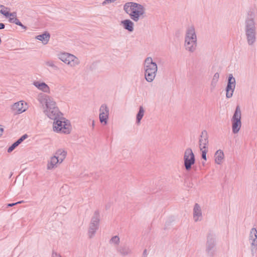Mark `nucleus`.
<instances>
[{"mask_svg":"<svg viewBox=\"0 0 257 257\" xmlns=\"http://www.w3.org/2000/svg\"><path fill=\"white\" fill-rule=\"evenodd\" d=\"M235 86V80L232 77V75H230L228 78L227 86L226 87V97L230 98L232 96L234 89Z\"/></svg>","mask_w":257,"mask_h":257,"instance_id":"f8f14e48","label":"nucleus"},{"mask_svg":"<svg viewBox=\"0 0 257 257\" xmlns=\"http://www.w3.org/2000/svg\"><path fill=\"white\" fill-rule=\"evenodd\" d=\"M185 46L186 49L190 51L194 50L196 46V37L193 28H190L187 31Z\"/></svg>","mask_w":257,"mask_h":257,"instance_id":"20e7f679","label":"nucleus"},{"mask_svg":"<svg viewBox=\"0 0 257 257\" xmlns=\"http://www.w3.org/2000/svg\"><path fill=\"white\" fill-rule=\"evenodd\" d=\"M34 84L39 89L48 92L49 91V88L48 86L44 83H41L39 82H35Z\"/></svg>","mask_w":257,"mask_h":257,"instance_id":"412c9836","label":"nucleus"},{"mask_svg":"<svg viewBox=\"0 0 257 257\" xmlns=\"http://www.w3.org/2000/svg\"><path fill=\"white\" fill-rule=\"evenodd\" d=\"M99 120L103 125L107 124L108 118V113H99Z\"/></svg>","mask_w":257,"mask_h":257,"instance_id":"5701e85b","label":"nucleus"},{"mask_svg":"<svg viewBox=\"0 0 257 257\" xmlns=\"http://www.w3.org/2000/svg\"><path fill=\"white\" fill-rule=\"evenodd\" d=\"M22 202H23V201H19V202L15 203H10L8 205V206L12 207L16 204L22 203Z\"/></svg>","mask_w":257,"mask_h":257,"instance_id":"473e14b6","label":"nucleus"},{"mask_svg":"<svg viewBox=\"0 0 257 257\" xmlns=\"http://www.w3.org/2000/svg\"><path fill=\"white\" fill-rule=\"evenodd\" d=\"M133 30V23L130 21V32Z\"/></svg>","mask_w":257,"mask_h":257,"instance_id":"e433bc0d","label":"nucleus"},{"mask_svg":"<svg viewBox=\"0 0 257 257\" xmlns=\"http://www.w3.org/2000/svg\"><path fill=\"white\" fill-rule=\"evenodd\" d=\"M128 8V6H127V4H125V5L124 6V10L127 13V9Z\"/></svg>","mask_w":257,"mask_h":257,"instance_id":"4c0bfd02","label":"nucleus"},{"mask_svg":"<svg viewBox=\"0 0 257 257\" xmlns=\"http://www.w3.org/2000/svg\"><path fill=\"white\" fill-rule=\"evenodd\" d=\"M29 105L24 101H20L12 106L13 111L19 112H24L27 111Z\"/></svg>","mask_w":257,"mask_h":257,"instance_id":"9b49d317","label":"nucleus"},{"mask_svg":"<svg viewBox=\"0 0 257 257\" xmlns=\"http://www.w3.org/2000/svg\"><path fill=\"white\" fill-rule=\"evenodd\" d=\"M122 23L123 24L124 27L125 28V29L128 30V21L125 20V21L122 22Z\"/></svg>","mask_w":257,"mask_h":257,"instance_id":"2f4dec72","label":"nucleus"},{"mask_svg":"<svg viewBox=\"0 0 257 257\" xmlns=\"http://www.w3.org/2000/svg\"><path fill=\"white\" fill-rule=\"evenodd\" d=\"M58 164H60L59 159L54 155L52 156L48 162L47 165V170H51L56 168L57 167Z\"/></svg>","mask_w":257,"mask_h":257,"instance_id":"2eb2a0df","label":"nucleus"},{"mask_svg":"<svg viewBox=\"0 0 257 257\" xmlns=\"http://www.w3.org/2000/svg\"><path fill=\"white\" fill-rule=\"evenodd\" d=\"M5 28V25L3 23H0V29H3Z\"/></svg>","mask_w":257,"mask_h":257,"instance_id":"ea45409f","label":"nucleus"},{"mask_svg":"<svg viewBox=\"0 0 257 257\" xmlns=\"http://www.w3.org/2000/svg\"><path fill=\"white\" fill-rule=\"evenodd\" d=\"M144 111V110L142 108H141L139 112H143Z\"/></svg>","mask_w":257,"mask_h":257,"instance_id":"79ce46f5","label":"nucleus"},{"mask_svg":"<svg viewBox=\"0 0 257 257\" xmlns=\"http://www.w3.org/2000/svg\"><path fill=\"white\" fill-rule=\"evenodd\" d=\"M4 128L0 125V136H1L3 133Z\"/></svg>","mask_w":257,"mask_h":257,"instance_id":"58836bf2","label":"nucleus"},{"mask_svg":"<svg viewBox=\"0 0 257 257\" xmlns=\"http://www.w3.org/2000/svg\"><path fill=\"white\" fill-rule=\"evenodd\" d=\"M249 241L251 246V249H255L257 246V230L252 228L249 232Z\"/></svg>","mask_w":257,"mask_h":257,"instance_id":"4468645a","label":"nucleus"},{"mask_svg":"<svg viewBox=\"0 0 257 257\" xmlns=\"http://www.w3.org/2000/svg\"><path fill=\"white\" fill-rule=\"evenodd\" d=\"M67 152L63 149H60L56 151L55 156L59 159L60 163H62L65 159L67 155Z\"/></svg>","mask_w":257,"mask_h":257,"instance_id":"a211bd4d","label":"nucleus"},{"mask_svg":"<svg viewBox=\"0 0 257 257\" xmlns=\"http://www.w3.org/2000/svg\"><path fill=\"white\" fill-rule=\"evenodd\" d=\"M49 118L54 120L53 129L57 132L68 134L70 133V123L68 120L59 113H47Z\"/></svg>","mask_w":257,"mask_h":257,"instance_id":"f257e3e1","label":"nucleus"},{"mask_svg":"<svg viewBox=\"0 0 257 257\" xmlns=\"http://www.w3.org/2000/svg\"><path fill=\"white\" fill-rule=\"evenodd\" d=\"M145 78L148 82H152L154 79L157 72V66L153 61L151 58H147L145 61Z\"/></svg>","mask_w":257,"mask_h":257,"instance_id":"f03ea898","label":"nucleus"},{"mask_svg":"<svg viewBox=\"0 0 257 257\" xmlns=\"http://www.w3.org/2000/svg\"><path fill=\"white\" fill-rule=\"evenodd\" d=\"M36 39L42 41L43 43L47 44L50 39V35L48 33H45L42 35H38L36 37Z\"/></svg>","mask_w":257,"mask_h":257,"instance_id":"6ab92c4d","label":"nucleus"},{"mask_svg":"<svg viewBox=\"0 0 257 257\" xmlns=\"http://www.w3.org/2000/svg\"><path fill=\"white\" fill-rule=\"evenodd\" d=\"M240 111V109L238 106L236 107V110L235 112H238Z\"/></svg>","mask_w":257,"mask_h":257,"instance_id":"a19ab883","label":"nucleus"},{"mask_svg":"<svg viewBox=\"0 0 257 257\" xmlns=\"http://www.w3.org/2000/svg\"><path fill=\"white\" fill-rule=\"evenodd\" d=\"M52 257H61L59 254H57L56 252H53Z\"/></svg>","mask_w":257,"mask_h":257,"instance_id":"72a5a7b5","label":"nucleus"},{"mask_svg":"<svg viewBox=\"0 0 257 257\" xmlns=\"http://www.w3.org/2000/svg\"><path fill=\"white\" fill-rule=\"evenodd\" d=\"M59 58L63 62L71 66H75L78 63V59L69 53H62L60 55Z\"/></svg>","mask_w":257,"mask_h":257,"instance_id":"1a4fd4ad","label":"nucleus"},{"mask_svg":"<svg viewBox=\"0 0 257 257\" xmlns=\"http://www.w3.org/2000/svg\"><path fill=\"white\" fill-rule=\"evenodd\" d=\"M9 13H10L9 9L8 8L3 5H0V13L6 17L8 16Z\"/></svg>","mask_w":257,"mask_h":257,"instance_id":"a878e982","label":"nucleus"},{"mask_svg":"<svg viewBox=\"0 0 257 257\" xmlns=\"http://www.w3.org/2000/svg\"><path fill=\"white\" fill-rule=\"evenodd\" d=\"M144 254H147V250L145 249L144 251Z\"/></svg>","mask_w":257,"mask_h":257,"instance_id":"37998d69","label":"nucleus"},{"mask_svg":"<svg viewBox=\"0 0 257 257\" xmlns=\"http://www.w3.org/2000/svg\"><path fill=\"white\" fill-rule=\"evenodd\" d=\"M183 159L186 170H190L191 166L194 164L195 162V156L191 148H187L185 150Z\"/></svg>","mask_w":257,"mask_h":257,"instance_id":"39448f33","label":"nucleus"},{"mask_svg":"<svg viewBox=\"0 0 257 257\" xmlns=\"http://www.w3.org/2000/svg\"><path fill=\"white\" fill-rule=\"evenodd\" d=\"M46 105L48 108L47 111H50V112H53L54 111H56L57 110V108L55 107V102L53 101H47Z\"/></svg>","mask_w":257,"mask_h":257,"instance_id":"aec40b11","label":"nucleus"},{"mask_svg":"<svg viewBox=\"0 0 257 257\" xmlns=\"http://www.w3.org/2000/svg\"><path fill=\"white\" fill-rule=\"evenodd\" d=\"M28 137L27 134H25L22 136L20 139H19L16 142L19 145L22 142Z\"/></svg>","mask_w":257,"mask_h":257,"instance_id":"bb28decb","label":"nucleus"},{"mask_svg":"<svg viewBox=\"0 0 257 257\" xmlns=\"http://www.w3.org/2000/svg\"><path fill=\"white\" fill-rule=\"evenodd\" d=\"M232 133L237 134L241 126V113H233L231 119Z\"/></svg>","mask_w":257,"mask_h":257,"instance_id":"6e6552de","label":"nucleus"},{"mask_svg":"<svg viewBox=\"0 0 257 257\" xmlns=\"http://www.w3.org/2000/svg\"><path fill=\"white\" fill-rule=\"evenodd\" d=\"M201 151L202 153V158L205 161L207 160L206 158V154L208 152V149H203V150H200Z\"/></svg>","mask_w":257,"mask_h":257,"instance_id":"c85d7f7f","label":"nucleus"},{"mask_svg":"<svg viewBox=\"0 0 257 257\" xmlns=\"http://www.w3.org/2000/svg\"><path fill=\"white\" fill-rule=\"evenodd\" d=\"M208 139L207 133L205 131L202 132L199 140L200 150L208 149Z\"/></svg>","mask_w":257,"mask_h":257,"instance_id":"ddd939ff","label":"nucleus"},{"mask_svg":"<svg viewBox=\"0 0 257 257\" xmlns=\"http://www.w3.org/2000/svg\"><path fill=\"white\" fill-rule=\"evenodd\" d=\"M215 237L211 234L207 236L205 251L210 256H212L215 251Z\"/></svg>","mask_w":257,"mask_h":257,"instance_id":"0eeeda50","label":"nucleus"},{"mask_svg":"<svg viewBox=\"0 0 257 257\" xmlns=\"http://www.w3.org/2000/svg\"><path fill=\"white\" fill-rule=\"evenodd\" d=\"M99 221V212L98 211H95L91 218L89 226L88 234L89 238H91L94 236L96 230L98 229Z\"/></svg>","mask_w":257,"mask_h":257,"instance_id":"7ed1b4c3","label":"nucleus"},{"mask_svg":"<svg viewBox=\"0 0 257 257\" xmlns=\"http://www.w3.org/2000/svg\"><path fill=\"white\" fill-rule=\"evenodd\" d=\"M100 111L101 112H108V109L106 105H103L101 106V107L100 108Z\"/></svg>","mask_w":257,"mask_h":257,"instance_id":"7c9ffc66","label":"nucleus"},{"mask_svg":"<svg viewBox=\"0 0 257 257\" xmlns=\"http://www.w3.org/2000/svg\"><path fill=\"white\" fill-rule=\"evenodd\" d=\"M248 42L249 44H251L254 41V34L253 30H249L247 32Z\"/></svg>","mask_w":257,"mask_h":257,"instance_id":"b1692460","label":"nucleus"},{"mask_svg":"<svg viewBox=\"0 0 257 257\" xmlns=\"http://www.w3.org/2000/svg\"><path fill=\"white\" fill-rule=\"evenodd\" d=\"M117 251L121 256H126L128 252V249L126 246H119L117 247Z\"/></svg>","mask_w":257,"mask_h":257,"instance_id":"4be33fe9","label":"nucleus"},{"mask_svg":"<svg viewBox=\"0 0 257 257\" xmlns=\"http://www.w3.org/2000/svg\"><path fill=\"white\" fill-rule=\"evenodd\" d=\"M19 145L16 143L15 142L14 144H13L8 149V152L11 153L17 147H18Z\"/></svg>","mask_w":257,"mask_h":257,"instance_id":"cd10ccee","label":"nucleus"},{"mask_svg":"<svg viewBox=\"0 0 257 257\" xmlns=\"http://www.w3.org/2000/svg\"><path fill=\"white\" fill-rule=\"evenodd\" d=\"M144 113H138L137 115V123L139 124L143 117Z\"/></svg>","mask_w":257,"mask_h":257,"instance_id":"c756f323","label":"nucleus"},{"mask_svg":"<svg viewBox=\"0 0 257 257\" xmlns=\"http://www.w3.org/2000/svg\"><path fill=\"white\" fill-rule=\"evenodd\" d=\"M120 242V239L118 236L115 235L112 236L109 240V243L113 245H117Z\"/></svg>","mask_w":257,"mask_h":257,"instance_id":"393cba45","label":"nucleus"},{"mask_svg":"<svg viewBox=\"0 0 257 257\" xmlns=\"http://www.w3.org/2000/svg\"><path fill=\"white\" fill-rule=\"evenodd\" d=\"M203 212L201 206L198 203H195L193 209V218L194 222L201 221L203 219Z\"/></svg>","mask_w":257,"mask_h":257,"instance_id":"9d476101","label":"nucleus"},{"mask_svg":"<svg viewBox=\"0 0 257 257\" xmlns=\"http://www.w3.org/2000/svg\"><path fill=\"white\" fill-rule=\"evenodd\" d=\"M224 159V154L223 152L219 149L216 151L214 154L215 163L218 165L221 164Z\"/></svg>","mask_w":257,"mask_h":257,"instance_id":"dca6fc26","label":"nucleus"},{"mask_svg":"<svg viewBox=\"0 0 257 257\" xmlns=\"http://www.w3.org/2000/svg\"><path fill=\"white\" fill-rule=\"evenodd\" d=\"M130 4V7L131 13L130 15H131L132 19L137 21L139 17L143 15L144 12V8L141 5L136 3H132Z\"/></svg>","mask_w":257,"mask_h":257,"instance_id":"423d86ee","label":"nucleus"},{"mask_svg":"<svg viewBox=\"0 0 257 257\" xmlns=\"http://www.w3.org/2000/svg\"><path fill=\"white\" fill-rule=\"evenodd\" d=\"M219 77V75L218 73H216L214 74L213 79L217 80Z\"/></svg>","mask_w":257,"mask_h":257,"instance_id":"c9c22d12","label":"nucleus"},{"mask_svg":"<svg viewBox=\"0 0 257 257\" xmlns=\"http://www.w3.org/2000/svg\"><path fill=\"white\" fill-rule=\"evenodd\" d=\"M6 18H9V21L10 23H15L17 25H19L21 27H23L22 24L20 22V21L17 18V13L16 12L13 13H9L8 15Z\"/></svg>","mask_w":257,"mask_h":257,"instance_id":"f3484780","label":"nucleus"},{"mask_svg":"<svg viewBox=\"0 0 257 257\" xmlns=\"http://www.w3.org/2000/svg\"><path fill=\"white\" fill-rule=\"evenodd\" d=\"M116 0H105L103 3V4H108V3H112V2H113L114 1H115Z\"/></svg>","mask_w":257,"mask_h":257,"instance_id":"f704fd0d","label":"nucleus"},{"mask_svg":"<svg viewBox=\"0 0 257 257\" xmlns=\"http://www.w3.org/2000/svg\"><path fill=\"white\" fill-rule=\"evenodd\" d=\"M94 121H93V122H92V126H94Z\"/></svg>","mask_w":257,"mask_h":257,"instance_id":"c03bdc74","label":"nucleus"}]
</instances>
